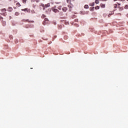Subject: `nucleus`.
<instances>
[{"mask_svg": "<svg viewBox=\"0 0 128 128\" xmlns=\"http://www.w3.org/2000/svg\"><path fill=\"white\" fill-rule=\"evenodd\" d=\"M118 5L120 6V4H118Z\"/></svg>", "mask_w": 128, "mask_h": 128, "instance_id": "obj_29", "label": "nucleus"}, {"mask_svg": "<svg viewBox=\"0 0 128 128\" xmlns=\"http://www.w3.org/2000/svg\"><path fill=\"white\" fill-rule=\"evenodd\" d=\"M40 2V0H36V1H35V2Z\"/></svg>", "mask_w": 128, "mask_h": 128, "instance_id": "obj_23", "label": "nucleus"}, {"mask_svg": "<svg viewBox=\"0 0 128 128\" xmlns=\"http://www.w3.org/2000/svg\"><path fill=\"white\" fill-rule=\"evenodd\" d=\"M46 17V16L45 15H42V18H45Z\"/></svg>", "mask_w": 128, "mask_h": 128, "instance_id": "obj_16", "label": "nucleus"}, {"mask_svg": "<svg viewBox=\"0 0 128 128\" xmlns=\"http://www.w3.org/2000/svg\"><path fill=\"white\" fill-rule=\"evenodd\" d=\"M100 9V6H95V10H99Z\"/></svg>", "mask_w": 128, "mask_h": 128, "instance_id": "obj_12", "label": "nucleus"}, {"mask_svg": "<svg viewBox=\"0 0 128 128\" xmlns=\"http://www.w3.org/2000/svg\"><path fill=\"white\" fill-rule=\"evenodd\" d=\"M36 1V0H31V2H35Z\"/></svg>", "mask_w": 128, "mask_h": 128, "instance_id": "obj_21", "label": "nucleus"}, {"mask_svg": "<svg viewBox=\"0 0 128 128\" xmlns=\"http://www.w3.org/2000/svg\"><path fill=\"white\" fill-rule=\"evenodd\" d=\"M68 6V8H72V6Z\"/></svg>", "mask_w": 128, "mask_h": 128, "instance_id": "obj_25", "label": "nucleus"}, {"mask_svg": "<svg viewBox=\"0 0 128 128\" xmlns=\"http://www.w3.org/2000/svg\"><path fill=\"white\" fill-rule=\"evenodd\" d=\"M124 8L125 10H128V5H125V6H124Z\"/></svg>", "mask_w": 128, "mask_h": 128, "instance_id": "obj_9", "label": "nucleus"}, {"mask_svg": "<svg viewBox=\"0 0 128 128\" xmlns=\"http://www.w3.org/2000/svg\"><path fill=\"white\" fill-rule=\"evenodd\" d=\"M118 0H114V2H116Z\"/></svg>", "mask_w": 128, "mask_h": 128, "instance_id": "obj_26", "label": "nucleus"}, {"mask_svg": "<svg viewBox=\"0 0 128 128\" xmlns=\"http://www.w3.org/2000/svg\"><path fill=\"white\" fill-rule=\"evenodd\" d=\"M1 12H3L2 14L3 16H6V12H6V10L5 8L1 9Z\"/></svg>", "mask_w": 128, "mask_h": 128, "instance_id": "obj_1", "label": "nucleus"}, {"mask_svg": "<svg viewBox=\"0 0 128 128\" xmlns=\"http://www.w3.org/2000/svg\"><path fill=\"white\" fill-rule=\"evenodd\" d=\"M84 8L86 9L88 8V6L87 4L84 5Z\"/></svg>", "mask_w": 128, "mask_h": 128, "instance_id": "obj_7", "label": "nucleus"}, {"mask_svg": "<svg viewBox=\"0 0 128 128\" xmlns=\"http://www.w3.org/2000/svg\"><path fill=\"white\" fill-rule=\"evenodd\" d=\"M50 6V4L48 3L45 5H44L42 6V7H44V8H48Z\"/></svg>", "mask_w": 128, "mask_h": 128, "instance_id": "obj_4", "label": "nucleus"}, {"mask_svg": "<svg viewBox=\"0 0 128 128\" xmlns=\"http://www.w3.org/2000/svg\"><path fill=\"white\" fill-rule=\"evenodd\" d=\"M116 6H116V4H114V8H116Z\"/></svg>", "mask_w": 128, "mask_h": 128, "instance_id": "obj_17", "label": "nucleus"}, {"mask_svg": "<svg viewBox=\"0 0 128 128\" xmlns=\"http://www.w3.org/2000/svg\"><path fill=\"white\" fill-rule=\"evenodd\" d=\"M8 1H9V2H11V1H12V0H8Z\"/></svg>", "mask_w": 128, "mask_h": 128, "instance_id": "obj_28", "label": "nucleus"}, {"mask_svg": "<svg viewBox=\"0 0 128 128\" xmlns=\"http://www.w3.org/2000/svg\"><path fill=\"white\" fill-rule=\"evenodd\" d=\"M71 10H70V12Z\"/></svg>", "mask_w": 128, "mask_h": 128, "instance_id": "obj_31", "label": "nucleus"}, {"mask_svg": "<svg viewBox=\"0 0 128 128\" xmlns=\"http://www.w3.org/2000/svg\"><path fill=\"white\" fill-rule=\"evenodd\" d=\"M66 2L68 4L70 3V0H67Z\"/></svg>", "mask_w": 128, "mask_h": 128, "instance_id": "obj_20", "label": "nucleus"}, {"mask_svg": "<svg viewBox=\"0 0 128 128\" xmlns=\"http://www.w3.org/2000/svg\"><path fill=\"white\" fill-rule=\"evenodd\" d=\"M19 14L18 12H15V15L18 16Z\"/></svg>", "mask_w": 128, "mask_h": 128, "instance_id": "obj_22", "label": "nucleus"}, {"mask_svg": "<svg viewBox=\"0 0 128 128\" xmlns=\"http://www.w3.org/2000/svg\"><path fill=\"white\" fill-rule=\"evenodd\" d=\"M12 8L9 7L8 8V12H12Z\"/></svg>", "mask_w": 128, "mask_h": 128, "instance_id": "obj_10", "label": "nucleus"}, {"mask_svg": "<svg viewBox=\"0 0 128 128\" xmlns=\"http://www.w3.org/2000/svg\"><path fill=\"white\" fill-rule=\"evenodd\" d=\"M100 8H105V4H100Z\"/></svg>", "mask_w": 128, "mask_h": 128, "instance_id": "obj_6", "label": "nucleus"}, {"mask_svg": "<svg viewBox=\"0 0 128 128\" xmlns=\"http://www.w3.org/2000/svg\"><path fill=\"white\" fill-rule=\"evenodd\" d=\"M32 12H34V10H32Z\"/></svg>", "mask_w": 128, "mask_h": 128, "instance_id": "obj_27", "label": "nucleus"}, {"mask_svg": "<svg viewBox=\"0 0 128 128\" xmlns=\"http://www.w3.org/2000/svg\"><path fill=\"white\" fill-rule=\"evenodd\" d=\"M66 10H68V8H66L64 7L63 8H62V12H66Z\"/></svg>", "mask_w": 128, "mask_h": 128, "instance_id": "obj_5", "label": "nucleus"}, {"mask_svg": "<svg viewBox=\"0 0 128 128\" xmlns=\"http://www.w3.org/2000/svg\"><path fill=\"white\" fill-rule=\"evenodd\" d=\"M47 23H48V19L47 18H45L44 22H42V25L45 26Z\"/></svg>", "mask_w": 128, "mask_h": 128, "instance_id": "obj_3", "label": "nucleus"}, {"mask_svg": "<svg viewBox=\"0 0 128 128\" xmlns=\"http://www.w3.org/2000/svg\"><path fill=\"white\" fill-rule=\"evenodd\" d=\"M16 6H17V7H20V4H19V2H17L16 4Z\"/></svg>", "mask_w": 128, "mask_h": 128, "instance_id": "obj_11", "label": "nucleus"}, {"mask_svg": "<svg viewBox=\"0 0 128 128\" xmlns=\"http://www.w3.org/2000/svg\"><path fill=\"white\" fill-rule=\"evenodd\" d=\"M126 0L128 2V0Z\"/></svg>", "mask_w": 128, "mask_h": 128, "instance_id": "obj_32", "label": "nucleus"}, {"mask_svg": "<svg viewBox=\"0 0 128 128\" xmlns=\"http://www.w3.org/2000/svg\"><path fill=\"white\" fill-rule=\"evenodd\" d=\"M90 6H94V2H92V3L90 4Z\"/></svg>", "mask_w": 128, "mask_h": 128, "instance_id": "obj_14", "label": "nucleus"}, {"mask_svg": "<svg viewBox=\"0 0 128 128\" xmlns=\"http://www.w3.org/2000/svg\"><path fill=\"white\" fill-rule=\"evenodd\" d=\"M28 10V8H24V9H22V11H23V12H26Z\"/></svg>", "mask_w": 128, "mask_h": 128, "instance_id": "obj_15", "label": "nucleus"}, {"mask_svg": "<svg viewBox=\"0 0 128 128\" xmlns=\"http://www.w3.org/2000/svg\"><path fill=\"white\" fill-rule=\"evenodd\" d=\"M26 0H22V2L24 4H26Z\"/></svg>", "mask_w": 128, "mask_h": 128, "instance_id": "obj_19", "label": "nucleus"}, {"mask_svg": "<svg viewBox=\"0 0 128 128\" xmlns=\"http://www.w3.org/2000/svg\"><path fill=\"white\" fill-rule=\"evenodd\" d=\"M104 1H107V0H104Z\"/></svg>", "mask_w": 128, "mask_h": 128, "instance_id": "obj_30", "label": "nucleus"}, {"mask_svg": "<svg viewBox=\"0 0 128 128\" xmlns=\"http://www.w3.org/2000/svg\"><path fill=\"white\" fill-rule=\"evenodd\" d=\"M61 8H62L61 6H58V10H61Z\"/></svg>", "mask_w": 128, "mask_h": 128, "instance_id": "obj_18", "label": "nucleus"}, {"mask_svg": "<svg viewBox=\"0 0 128 128\" xmlns=\"http://www.w3.org/2000/svg\"><path fill=\"white\" fill-rule=\"evenodd\" d=\"M61 28H62V26H59V29H61Z\"/></svg>", "mask_w": 128, "mask_h": 128, "instance_id": "obj_24", "label": "nucleus"}, {"mask_svg": "<svg viewBox=\"0 0 128 128\" xmlns=\"http://www.w3.org/2000/svg\"><path fill=\"white\" fill-rule=\"evenodd\" d=\"M56 6H54V7L52 8V12H58V10L56 9Z\"/></svg>", "mask_w": 128, "mask_h": 128, "instance_id": "obj_2", "label": "nucleus"}, {"mask_svg": "<svg viewBox=\"0 0 128 128\" xmlns=\"http://www.w3.org/2000/svg\"><path fill=\"white\" fill-rule=\"evenodd\" d=\"M95 4H98V0H95Z\"/></svg>", "mask_w": 128, "mask_h": 128, "instance_id": "obj_13", "label": "nucleus"}, {"mask_svg": "<svg viewBox=\"0 0 128 128\" xmlns=\"http://www.w3.org/2000/svg\"><path fill=\"white\" fill-rule=\"evenodd\" d=\"M26 22H34V21H33V20L28 21V20H26Z\"/></svg>", "mask_w": 128, "mask_h": 128, "instance_id": "obj_8", "label": "nucleus"}]
</instances>
